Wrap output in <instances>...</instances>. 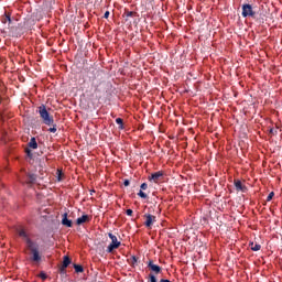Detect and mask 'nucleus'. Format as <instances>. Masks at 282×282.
Here are the masks:
<instances>
[{"label":"nucleus","mask_w":282,"mask_h":282,"mask_svg":"<svg viewBox=\"0 0 282 282\" xmlns=\"http://www.w3.org/2000/svg\"><path fill=\"white\" fill-rule=\"evenodd\" d=\"M70 263H72V259L69 258V256H64L63 264L61 265V268H68Z\"/></svg>","instance_id":"ddd939ff"},{"label":"nucleus","mask_w":282,"mask_h":282,"mask_svg":"<svg viewBox=\"0 0 282 282\" xmlns=\"http://www.w3.org/2000/svg\"><path fill=\"white\" fill-rule=\"evenodd\" d=\"M35 183H36V174L29 173L26 175L25 184L28 186H32V184H35Z\"/></svg>","instance_id":"9d476101"},{"label":"nucleus","mask_w":282,"mask_h":282,"mask_svg":"<svg viewBox=\"0 0 282 282\" xmlns=\"http://www.w3.org/2000/svg\"><path fill=\"white\" fill-rule=\"evenodd\" d=\"M58 272L61 276H67V268L59 267Z\"/></svg>","instance_id":"f3484780"},{"label":"nucleus","mask_w":282,"mask_h":282,"mask_svg":"<svg viewBox=\"0 0 282 282\" xmlns=\"http://www.w3.org/2000/svg\"><path fill=\"white\" fill-rule=\"evenodd\" d=\"M40 276L43 279V281H45V279H47V274H45L43 272L40 274Z\"/></svg>","instance_id":"c85d7f7f"},{"label":"nucleus","mask_w":282,"mask_h":282,"mask_svg":"<svg viewBox=\"0 0 282 282\" xmlns=\"http://www.w3.org/2000/svg\"><path fill=\"white\" fill-rule=\"evenodd\" d=\"M148 268H150V270L155 274H160V272H162V267L154 264L153 260L148 262Z\"/></svg>","instance_id":"0eeeda50"},{"label":"nucleus","mask_w":282,"mask_h":282,"mask_svg":"<svg viewBox=\"0 0 282 282\" xmlns=\"http://www.w3.org/2000/svg\"><path fill=\"white\" fill-rule=\"evenodd\" d=\"M270 133H274V129H271V130H270Z\"/></svg>","instance_id":"72a5a7b5"},{"label":"nucleus","mask_w":282,"mask_h":282,"mask_svg":"<svg viewBox=\"0 0 282 282\" xmlns=\"http://www.w3.org/2000/svg\"><path fill=\"white\" fill-rule=\"evenodd\" d=\"M56 175H57V182H61L63 172H61V170H57Z\"/></svg>","instance_id":"412c9836"},{"label":"nucleus","mask_w":282,"mask_h":282,"mask_svg":"<svg viewBox=\"0 0 282 282\" xmlns=\"http://www.w3.org/2000/svg\"><path fill=\"white\" fill-rule=\"evenodd\" d=\"M2 23H12V18H10V13H4L1 19Z\"/></svg>","instance_id":"2eb2a0df"},{"label":"nucleus","mask_w":282,"mask_h":282,"mask_svg":"<svg viewBox=\"0 0 282 282\" xmlns=\"http://www.w3.org/2000/svg\"><path fill=\"white\" fill-rule=\"evenodd\" d=\"M29 149H39V143L36 142V138L32 137L28 143Z\"/></svg>","instance_id":"f8f14e48"},{"label":"nucleus","mask_w":282,"mask_h":282,"mask_svg":"<svg viewBox=\"0 0 282 282\" xmlns=\"http://www.w3.org/2000/svg\"><path fill=\"white\" fill-rule=\"evenodd\" d=\"M257 15V12H254V9H252V4H242V17L243 19L251 17L254 19Z\"/></svg>","instance_id":"20e7f679"},{"label":"nucleus","mask_w":282,"mask_h":282,"mask_svg":"<svg viewBox=\"0 0 282 282\" xmlns=\"http://www.w3.org/2000/svg\"><path fill=\"white\" fill-rule=\"evenodd\" d=\"M134 263H138V258L135 256H132V265H134Z\"/></svg>","instance_id":"cd10ccee"},{"label":"nucleus","mask_w":282,"mask_h":282,"mask_svg":"<svg viewBox=\"0 0 282 282\" xmlns=\"http://www.w3.org/2000/svg\"><path fill=\"white\" fill-rule=\"evenodd\" d=\"M236 191H240L241 193H246V191H248V187L246 185H243V183H241V181L237 180L234 182Z\"/></svg>","instance_id":"6e6552de"},{"label":"nucleus","mask_w":282,"mask_h":282,"mask_svg":"<svg viewBox=\"0 0 282 282\" xmlns=\"http://www.w3.org/2000/svg\"><path fill=\"white\" fill-rule=\"evenodd\" d=\"M135 14V12H133V11H128L127 13H126V17H133Z\"/></svg>","instance_id":"bb28decb"},{"label":"nucleus","mask_w":282,"mask_h":282,"mask_svg":"<svg viewBox=\"0 0 282 282\" xmlns=\"http://www.w3.org/2000/svg\"><path fill=\"white\" fill-rule=\"evenodd\" d=\"M149 278H150V282H158V278H155L153 273H150Z\"/></svg>","instance_id":"4be33fe9"},{"label":"nucleus","mask_w":282,"mask_h":282,"mask_svg":"<svg viewBox=\"0 0 282 282\" xmlns=\"http://www.w3.org/2000/svg\"><path fill=\"white\" fill-rule=\"evenodd\" d=\"M149 185L147 183L141 184V191H147Z\"/></svg>","instance_id":"393cba45"},{"label":"nucleus","mask_w":282,"mask_h":282,"mask_svg":"<svg viewBox=\"0 0 282 282\" xmlns=\"http://www.w3.org/2000/svg\"><path fill=\"white\" fill-rule=\"evenodd\" d=\"M89 221H91V218L89 217V215H83L82 217L76 219L77 226H83V224H87Z\"/></svg>","instance_id":"1a4fd4ad"},{"label":"nucleus","mask_w":282,"mask_h":282,"mask_svg":"<svg viewBox=\"0 0 282 282\" xmlns=\"http://www.w3.org/2000/svg\"><path fill=\"white\" fill-rule=\"evenodd\" d=\"M108 237H109V239H111V243L107 247L106 252L111 253L115 250H118V248H120L121 242L118 241V237H116V235H113L111 232L108 234Z\"/></svg>","instance_id":"7ed1b4c3"},{"label":"nucleus","mask_w":282,"mask_h":282,"mask_svg":"<svg viewBox=\"0 0 282 282\" xmlns=\"http://www.w3.org/2000/svg\"><path fill=\"white\" fill-rule=\"evenodd\" d=\"M272 197H274V192H271L268 197H267V202H272Z\"/></svg>","instance_id":"b1692460"},{"label":"nucleus","mask_w":282,"mask_h":282,"mask_svg":"<svg viewBox=\"0 0 282 282\" xmlns=\"http://www.w3.org/2000/svg\"><path fill=\"white\" fill-rule=\"evenodd\" d=\"M50 129H48V131H50V133H56V124L53 122V124H50Z\"/></svg>","instance_id":"aec40b11"},{"label":"nucleus","mask_w":282,"mask_h":282,"mask_svg":"<svg viewBox=\"0 0 282 282\" xmlns=\"http://www.w3.org/2000/svg\"><path fill=\"white\" fill-rule=\"evenodd\" d=\"M249 247L251 248V250H253V252H259V250H261V245L259 243L250 242Z\"/></svg>","instance_id":"4468645a"},{"label":"nucleus","mask_w":282,"mask_h":282,"mask_svg":"<svg viewBox=\"0 0 282 282\" xmlns=\"http://www.w3.org/2000/svg\"><path fill=\"white\" fill-rule=\"evenodd\" d=\"M160 282H171V281L166 279H161Z\"/></svg>","instance_id":"473e14b6"},{"label":"nucleus","mask_w":282,"mask_h":282,"mask_svg":"<svg viewBox=\"0 0 282 282\" xmlns=\"http://www.w3.org/2000/svg\"><path fill=\"white\" fill-rule=\"evenodd\" d=\"M116 122L119 124V129H124V122L122 118H117Z\"/></svg>","instance_id":"a211bd4d"},{"label":"nucleus","mask_w":282,"mask_h":282,"mask_svg":"<svg viewBox=\"0 0 282 282\" xmlns=\"http://www.w3.org/2000/svg\"><path fill=\"white\" fill-rule=\"evenodd\" d=\"M144 219H145L144 221L145 228H152L153 224L158 221L156 217L151 214H144Z\"/></svg>","instance_id":"39448f33"},{"label":"nucleus","mask_w":282,"mask_h":282,"mask_svg":"<svg viewBox=\"0 0 282 282\" xmlns=\"http://www.w3.org/2000/svg\"><path fill=\"white\" fill-rule=\"evenodd\" d=\"M126 214L128 215V217H131L133 215V209H127Z\"/></svg>","instance_id":"a878e982"},{"label":"nucleus","mask_w":282,"mask_h":282,"mask_svg":"<svg viewBox=\"0 0 282 282\" xmlns=\"http://www.w3.org/2000/svg\"><path fill=\"white\" fill-rule=\"evenodd\" d=\"M138 196L141 197V199H147V197H149L142 189L139 191Z\"/></svg>","instance_id":"6ab92c4d"},{"label":"nucleus","mask_w":282,"mask_h":282,"mask_svg":"<svg viewBox=\"0 0 282 282\" xmlns=\"http://www.w3.org/2000/svg\"><path fill=\"white\" fill-rule=\"evenodd\" d=\"M129 184H131V182H129V180H124L123 185L129 186Z\"/></svg>","instance_id":"7c9ffc66"},{"label":"nucleus","mask_w":282,"mask_h":282,"mask_svg":"<svg viewBox=\"0 0 282 282\" xmlns=\"http://www.w3.org/2000/svg\"><path fill=\"white\" fill-rule=\"evenodd\" d=\"M37 113L40 115V118L42 119L44 124H46L47 127H50V124H54V117L50 115L45 105H41L40 107H37Z\"/></svg>","instance_id":"f03ea898"},{"label":"nucleus","mask_w":282,"mask_h":282,"mask_svg":"<svg viewBox=\"0 0 282 282\" xmlns=\"http://www.w3.org/2000/svg\"><path fill=\"white\" fill-rule=\"evenodd\" d=\"M25 153H26V155H28L29 158H32V150H31V148H26V149H25Z\"/></svg>","instance_id":"5701e85b"},{"label":"nucleus","mask_w":282,"mask_h":282,"mask_svg":"<svg viewBox=\"0 0 282 282\" xmlns=\"http://www.w3.org/2000/svg\"><path fill=\"white\" fill-rule=\"evenodd\" d=\"M62 224L66 226V228H72L73 223L67 218V213L63 214Z\"/></svg>","instance_id":"9b49d317"},{"label":"nucleus","mask_w":282,"mask_h":282,"mask_svg":"<svg viewBox=\"0 0 282 282\" xmlns=\"http://www.w3.org/2000/svg\"><path fill=\"white\" fill-rule=\"evenodd\" d=\"M109 11H106L105 14H104V19H109Z\"/></svg>","instance_id":"c756f323"},{"label":"nucleus","mask_w":282,"mask_h":282,"mask_svg":"<svg viewBox=\"0 0 282 282\" xmlns=\"http://www.w3.org/2000/svg\"><path fill=\"white\" fill-rule=\"evenodd\" d=\"M164 177V172L159 171L155 173H152L148 180L149 182H154V184H158V182H162V178Z\"/></svg>","instance_id":"423d86ee"},{"label":"nucleus","mask_w":282,"mask_h":282,"mask_svg":"<svg viewBox=\"0 0 282 282\" xmlns=\"http://www.w3.org/2000/svg\"><path fill=\"white\" fill-rule=\"evenodd\" d=\"M0 100H1V96H3V88H0Z\"/></svg>","instance_id":"2f4dec72"},{"label":"nucleus","mask_w":282,"mask_h":282,"mask_svg":"<svg viewBox=\"0 0 282 282\" xmlns=\"http://www.w3.org/2000/svg\"><path fill=\"white\" fill-rule=\"evenodd\" d=\"M18 235L25 241L26 248L31 252L30 261H32L33 263H40L42 258L39 251V243L30 239V237L28 236V232H25L24 229H20L18 231Z\"/></svg>","instance_id":"f257e3e1"},{"label":"nucleus","mask_w":282,"mask_h":282,"mask_svg":"<svg viewBox=\"0 0 282 282\" xmlns=\"http://www.w3.org/2000/svg\"><path fill=\"white\" fill-rule=\"evenodd\" d=\"M73 268H74L75 272H77V274L80 272H85V269L80 264H73Z\"/></svg>","instance_id":"dca6fc26"}]
</instances>
